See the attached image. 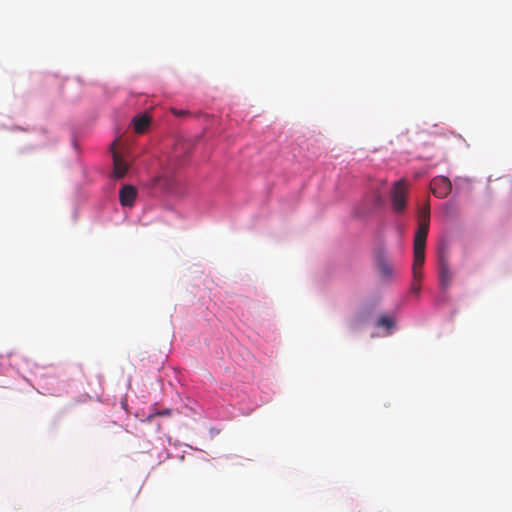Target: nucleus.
I'll use <instances>...</instances> for the list:
<instances>
[{"label":"nucleus","mask_w":512,"mask_h":512,"mask_svg":"<svg viewBox=\"0 0 512 512\" xmlns=\"http://www.w3.org/2000/svg\"><path fill=\"white\" fill-rule=\"evenodd\" d=\"M430 224V206L427 202L418 211V229L414 237L413 277L417 282L422 278L421 268L425 262V247Z\"/></svg>","instance_id":"obj_1"},{"label":"nucleus","mask_w":512,"mask_h":512,"mask_svg":"<svg viewBox=\"0 0 512 512\" xmlns=\"http://www.w3.org/2000/svg\"><path fill=\"white\" fill-rule=\"evenodd\" d=\"M408 186L404 179H400L393 184L391 189L392 210L396 214L404 213L407 207Z\"/></svg>","instance_id":"obj_2"},{"label":"nucleus","mask_w":512,"mask_h":512,"mask_svg":"<svg viewBox=\"0 0 512 512\" xmlns=\"http://www.w3.org/2000/svg\"><path fill=\"white\" fill-rule=\"evenodd\" d=\"M375 264L383 280L391 281L395 278V271L387 258L384 248L377 249L375 253Z\"/></svg>","instance_id":"obj_3"},{"label":"nucleus","mask_w":512,"mask_h":512,"mask_svg":"<svg viewBox=\"0 0 512 512\" xmlns=\"http://www.w3.org/2000/svg\"><path fill=\"white\" fill-rule=\"evenodd\" d=\"M439 283L443 290L449 288L452 282V272L449 266L448 256L444 251L439 254L438 261Z\"/></svg>","instance_id":"obj_4"},{"label":"nucleus","mask_w":512,"mask_h":512,"mask_svg":"<svg viewBox=\"0 0 512 512\" xmlns=\"http://www.w3.org/2000/svg\"><path fill=\"white\" fill-rule=\"evenodd\" d=\"M117 140L111 143L112 157H113V172L112 177L114 179L124 178L129 170V164L122 158V156L116 151Z\"/></svg>","instance_id":"obj_5"},{"label":"nucleus","mask_w":512,"mask_h":512,"mask_svg":"<svg viewBox=\"0 0 512 512\" xmlns=\"http://www.w3.org/2000/svg\"><path fill=\"white\" fill-rule=\"evenodd\" d=\"M430 189L434 196L445 198L452 190V183L445 176H437L431 180Z\"/></svg>","instance_id":"obj_6"},{"label":"nucleus","mask_w":512,"mask_h":512,"mask_svg":"<svg viewBox=\"0 0 512 512\" xmlns=\"http://www.w3.org/2000/svg\"><path fill=\"white\" fill-rule=\"evenodd\" d=\"M137 190L131 185L123 186L119 191V200L122 206L131 207L136 199Z\"/></svg>","instance_id":"obj_7"},{"label":"nucleus","mask_w":512,"mask_h":512,"mask_svg":"<svg viewBox=\"0 0 512 512\" xmlns=\"http://www.w3.org/2000/svg\"><path fill=\"white\" fill-rule=\"evenodd\" d=\"M176 180L170 173L163 172L161 175L154 178V185L160 187L165 191H170L174 188Z\"/></svg>","instance_id":"obj_8"},{"label":"nucleus","mask_w":512,"mask_h":512,"mask_svg":"<svg viewBox=\"0 0 512 512\" xmlns=\"http://www.w3.org/2000/svg\"><path fill=\"white\" fill-rule=\"evenodd\" d=\"M150 125V118L147 115H138L133 119L134 130L138 134L144 133Z\"/></svg>","instance_id":"obj_9"},{"label":"nucleus","mask_w":512,"mask_h":512,"mask_svg":"<svg viewBox=\"0 0 512 512\" xmlns=\"http://www.w3.org/2000/svg\"><path fill=\"white\" fill-rule=\"evenodd\" d=\"M378 326L379 327H385L387 329H391L394 326V321L389 318L388 316L382 315L378 319Z\"/></svg>","instance_id":"obj_10"},{"label":"nucleus","mask_w":512,"mask_h":512,"mask_svg":"<svg viewBox=\"0 0 512 512\" xmlns=\"http://www.w3.org/2000/svg\"><path fill=\"white\" fill-rule=\"evenodd\" d=\"M172 113L175 116H183V115L187 114V111H185V110H178V109L173 108L172 109Z\"/></svg>","instance_id":"obj_11"},{"label":"nucleus","mask_w":512,"mask_h":512,"mask_svg":"<svg viewBox=\"0 0 512 512\" xmlns=\"http://www.w3.org/2000/svg\"><path fill=\"white\" fill-rule=\"evenodd\" d=\"M420 290V286L417 285L416 283H413L412 285V291L415 292V293H418Z\"/></svg>","instance_id":"obj_12"},{"label":"nucleus","mask_w":512,"mask_h":512,"mask_svg":"<svg viewBox=\"0 0 512 512\" xmlns=\"http://www.w3.org/2000/svg\"><path fill=\"white\" fill-rule=\"evenodd\" d=\"M377 201L381 202V197L380 196L377 197Z\"/></svg>","instance_id":"obj_13"}]
</instances>
